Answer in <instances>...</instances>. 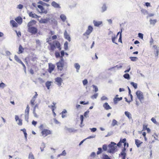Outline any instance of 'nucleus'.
I'll list each match as a JSON object with an SVG mask.
<instances>
[{
  "instance_id": "obj_1",
  "label": "nucleus",
  "mask_w": 159,
  "mask_h": 159,
  "mask_svg": "<svg viewBox=\"0 0 159 159\" xmlns=\"http://www.w3.org/2000/svg\"><path fill=\"white\" fill-rule=\"evenodd\" d=\"M116 144L114 142H111V144L108 145L109 149L107 152L110 153H113L115 152V150L117 148Z\"/></svg>"
},
{
  "instance_id": "obj_2",
  "label": "nucleus",
  "mask_w": 159,
  "mask_h": 159,
  "mask_svg": "<svg viewBox=\"0 0 159 159\" xmlns=\"http://www.w3.org/2000/svg\"><path fill=\"white\" fill-rule=\"evenodd\" d=\"M64 65V61L63 58H61L60 61L57 63L58 69L60 71L62 70Z\"/></svg>"
},
{
  "instance_id": "obj_3",
  "label": "nucleus",
  "mask_w": 159,
  "mask_h": 159,
  "mask_svg": "<svg viewBox=\"0 0 159 159\" xmlns=\"http://www.w3.org/2000/svg\"><path fill=\"white\" fill-rule=\"evenodd\" d=\"M136 95L138 99L140 102L144 99L143 93L141 91L138 90L136 93Z\"/></svg>"
},
{
  "instance_id": "obj_4",
  "label": "nucleus",
  "mask_w": 159,
  "mask_h": 159,
  "mask_svg": "<svg viewBox=\"0 0 159 159\" xmlns=\"http://www.w3.org/2000/svg\"><path fill=\"white\" fill-rule=\"evenodd\" d=\"M93 28L91 26H89L88 27L87 30H86V32L83 34V36H89L91 33L93 31Z\"/></svg>"
},
{
  "instance_id": "obj_5",
  "label": "nucleus",
  "mask_w": 159,
  "mask_h": 159,
  "mask_svg": "<svg viewBox=\"0 0 159 159\" xmlns=\"http://www.w3.org/2000/svg\"><path fill=\"white\" fill-rule=\"evenodd\" d=\"M28 31L32 34H36L38 31V29L34 27L28 28Z\"/></svg>"
},
{
  "instance_id": "obj_6",
  "label": "nucleus",
  "mask_w": 159,
  "mask_h": 159,
  "mask_svg": "<svg viewBox=\"0 0 159 159\" xmlns=\"http://www.w3.org/2000/svg\"><path fill=\"white\" fill-rule=\"evenodd\" d=\"M55 83L59 87L61 86L63 81L62 79L61 78L59 77L56 78L55 79Z\"/></svg>"
},
{
  "instance_id": "obj_7",
  "label": "nucleus",
  "mask_w": 159,
  "mask_h": 159,
  "mask_svg": "<svg viewBox=\"0 0 159 159\" xmlns=\"http://www.w3.org/2000/svg\"><path fill=\"white\" fill-rule=\"evenodd\" d=\"M41 134L43 137H45L48 135L50 134H51V132L49 130L47 129H44L42 131Z\"/></svg>"
},
{
  "instance_id": "obj_8",
  "label": "nucleus",
  "mask_w": 159,
  "mask_h": 159,
  "mask_svg": "<svg viewBox=\"0 0 159 159\" xmlns=\"http://www.w3.org/2000/svg\"><path fill=\"white\" fill-rule=\"evenodd\" d=\"M15 120L16 122H17V124L20 126L22 125V120L20 119L18 116L15 115Z\"/></svg>"
},
{
  "instance_id": "obj_9",
  "label": "nucleus",
  "mask_w": 159,
  "mask_h": 159,
  "mask_svg": "<svg viewBox=\"0 0 159 159\" xmlns=\"http://www.w3.org/2000/svg\"><path fill=\"white\" fill-rule=\"evenodd\" d=\"M38 7L40 9V11H39L40 13H44L47 14V11L45 10L44 9L43 7L41 5H38Z\"/></svg>"
},
{
  "instance_id": "obj_10",
  "label": "nucleus",
  "mask_w": 159,
  "mask_h": 159,
  "mask_svg": "<svg viewBox=\"0 0 159 159\" xmlns=\"http://www.w3.org/2000/svg\"><path fill=\"white\" fill-rule=\"evenodd\" d=\"M52 6L55 8H60V5L55 1H53L51 3Z\"/></svg>"
},
{
  "instance_id": "obj_11",
  "label": "nucleus",
  "mask_w": 159,
  "mask_h": 159,
  "mask_svg": "<svg viewBox=\"0 0 159 159\" xmlns=\"http://www.w3.org/2000/svg\"><path fill=\"white\" fill-rule=\"evenodd\" d=\"M64 35L65 38L67 40L69 41L70 42L71 40L70 37L69 35L68 34L66 30H65L64 33Z\"/></svg>"
},
{
  "instance_id": "obj_12",
  "label": "nucleus",
  "mask_w": 159,
  "mask_h": 159,
  "mask_svg": "<svg viewBox=\"0 0 159 159\" xmlns=\"http://www.w3.org/2000/svg\"><path fill=\"white\" fill-rule=\"evenodd\" d=\"M55 67V66L52 64L51 63H49V72L51 73L54 70Z\"/></svg>"
},
{
  "instance_id": "obj_13",
  "label": "nucleus",
  "mask_w": 159,
  "mask_h": 159,
  "mask_svg": "<svg viewBox=\"0 0 159 159\" xmlns=\"http://www.w3.org/2000/svg\"><path fill=\"white\" fill-rule=\"evenodd\" d=\"M103 106L104 109L107 110L109 109H112L111 107L110 106L107 102H105L103 104Z\"/></svg>"
},
{
  "instance_id": "obj_14",
  "label": "nucleus",
  "mask_w": 159,
  "mask_h": 159,
  "mask_svg": "<svg viewBox=\"0 0 159 159\" xmlns=\"http://www.w3.org/2000/svg\"><path fill=\"white\" fill-rule=\"evenodd\" d=\"M36 21L34 20H32L29 22L27 25V26L28 28H29L30 27H32V26L36 24Z\"/></svg>"
},
{
  "instance_id": "obj_15",
  "label": "nucleus",
  "mask_w": 159,
  "mask_h": 159,
  "mask_svg": "<svg viewBox=\"0 0 159 159\" xmlns=\"http://www.w3.org/2000/svg\"><path fill=\"white\" fill-rule=\"evenodd\" d=\"M102 21H97L96 20L93 21V23L95 26L98 27L100 25L102 24Z\"/></svg>"
},
{
  "instance_id": "obj_16",
  "label": "nucleus",
  "mask_w": 159,
  "mask_h": 159,
  "mask_svg": "<svg viewBox=\"0 0 159 159\" xmlns=\"http://www.w3.org/2000/svg\"><path fill=\"white\" fill-rule=\"evenodd\" d=\"M15 20L19 24H21L22 22V18L20 16L16 17Z\"/></svg>"
},
{
  "instance_id": "obj_17",
  "label": "nucleus",
  "mask_w": 159,
  "mask_h": 159,
  "mask_svg": "<svg viewBox=\"0 0 159 159\" xmlns=\"http://www.w3.org/2000/svg\"><path fill=\"white\" fill-rule=\"evenodd\" d=\"M10 23L13 27H17L18 26L17 24L13 20L10 21Z\"/></svg>"
},
{
  "instance_id": "obj_18",
  "label": "nucleus",
  "mask_w": 159,
  "mask_h": 159,
  "mask_svg": "<svg viewBox=\"0 0 159 159\" xmlns=\"http://www.w3.org/2000/svg\"><path fill=\"white\" fill-rule=\"evenodd\" d=\"M143 142L141 141L140 140L137 139H135V143L138 148L139 147L141 144Z\"/></svg>"
},
{
  "instance_id": "obj_19",
  "label": "nucleus",
  "mask_w": 159,
  "mask_h": 159,
  "mask_svg": "<svg viewBox=\"0 0 159 159\" xmlns=\"http://www.w3.org/2000/svg\"><path fill=\"white\" fill-rule=\"evenodd\" d=\"M53 43L55 45V47H56L59 49V50H61V48L60 47V44L58 42H55Z\"/></svg>"
},
{
  "instance_id": "obj_20",
  "label": "nucleus",
  "mask_w": 159,
  "mask_h": 159,
  "mask_svg": "<svg viewBox=\"0 0 159 159\" xmlns=\"http://www.w3.org/2000/svg\"><path fill=\"white\" fill-rule=\"evenodd\" d=\"M29 14L30 17L33 18H37L38 17V16L37 15L34 13H33L32 12H30Z\"/></svg>"
},
{
  "instance_id": "obj_21",
  "label": "nucleus",
  "mask_w": 159,
  "mask_h": 159,
  "mask_svg": "<svg viewBox=\"0 0 159 159\" xmlns=\"http://www.w3.org/2000/svg\"><path fill=\"white\" fill-rule=\"evenodd\" d=\"M74 66L76 69V72H79V70L80 67V65L78 63H76L74 64Z\"/></svg>"
},
{
  "instance_id": "obj_22",
  "label": "nucleus",
  "mask_w": 159,
  "mask_h": 159,
  "mask_svg": "<svg viewBox=\"0 0 159 159\" xmlns=\"http://www.w3.org/2000/svg\"><path fill=\"white\" fill-rule=\"evenodd\" d=\"M125 114L129 120L132 119V115L129 112L127 111H125Z\"/></svg>"
},
{
  "instance_id": "obj_23",
  "label": "nucleus",
  "mask_w": 159,
  "mask_h": 159,
  "mask_svg": "<svg viewBox=\"0 0 159 159\" xmlns=\"http://www.w3.org/2000/svg\"><path fill=\"white\" fill-rule=\"evenodd\" d=\"M122 98L121 97L120 98L115 97L114 98V102L115 104H116L117 103L118 101H120L122 100Z\"/></svg>"
},
{
  "instance_id": "obj_24",
  "label": "nucleus",
  "mask_w": 159,
  "mask_h": 159,
  "mask_svg": "<svg viewBox=\"0 0 159 159\" xmlns=\"http://www.w3.org/2000/svg\"><path fill=\"white\" fill-rule=\"evenodd\" d=\"M52 82L51 81H47L45 83L46 86L48 89H50V87L51 86Z\"/></svg>"
},
{
  "instance_id": "obj_25",
  "label": "nucleus",
  "mask_w": 159,
  "mask_h": 159,
  "mask_svg": "<svg viewBox=\"0 0 159 159\" xmlns=\"http://www.w3.org/2000/svg\"><path fill=\"white\" fill-rule=\"evenodd\" d=\"M157 22L156 19L152 20L150 19L149 20L150 24L151 25H154Z\"/></svg>"
},
{
  "instance_id": "obj_26",
  "label": "nucleus",
  "mask_w": 159,
  "mask_h": 159,
  "mask_svg": "<svg viewBox=\"0 0 159 159\" xmlns=\"http://www.w3.org/2000/svg\"><path fill=\"white\" fill-rule=\"evenodd\" d=\"M60 18L63 22L65 21L66 19V16L63 14H62L60 15Z\"/></svg>"
},
{
  "instance_id": "obj_27",
  "label": "nucleus",
  "mask_w": 159,
  "mask_h": 159,
  "mask_svg": "<svg viewBox=\"0 0 159 159\" xmlns=\"http://www.w3.org/2000/svg\"><path fill=\"white\" fill-rule=\"evenodd\" d=\"M107 7L106 6V4L104 3L102 7V12H103L106 11L107 9Z\"/></svg>"
},
{
  "instance_id": "obj_28",
  "label": "nucleus",
  "mask_w": 159,
  "mask_h": 159,
  "mask_svg": "<svg viewBox=\"0 0 159 159\" xmlns=\"http://www.w3.org/2000/svg\"><path fill=\"white\" fill-rule=\"evenodd\" d=\"M118 122L115 119H113L112 121L111 125L114 126L116 125H118Z\"/></svg>"
},
{
  "instance_id": "obj_29",
  "label": "nucleus",
  "mask_w": 159,
  "mask_h": 159,
  "mask_svg": "<svg viewBox=\"0 0 159 159\" xmlns=\"http://www.w3.org/2000/svg\"><path fill=\"white\" fill-rule=\"evenodd\" d=\"M19 49L18 53L19 54H20V53H22V52H23V50H24V49L21 45H20L19 46Z\"/></svg>"
},
{
  "instance_id": "obj_30",
  "label": "nucleus",
  "mask_w": 159,
  "mask_h": 159,
  "mask_svg": "<svg viewBox=\"0 0 159 159\" xmlns=\"http://www.w3.org/2000/svg\"><path fill=\"white\" fill-rule=\"evenodd\" d=\"M30 111V107L29 105L27 106L26 108L25 111V114L29 115V112Z\"/></svg>"
},
{
  "instance_id": "obj_31",
  "label": "nucleus",
  "mask_w": 159,
  "mask_h": 159,
  "mask_svg": "<svg viewBox=\"0 0 159 159\" xmlns=\"http://www.w3.org/2000/svg\"><path fill=\"white\" fill-rule=\"evenodd\" d=\"M123 77L125 79H127V80H129L130 78V75L128 73L125 74L123 75Z\"/></svg>"
},
{
  "instance_id": "obj_32",
  "label": "nucleus",
  "mask_w": 159,
  "mask_h": 159,
  "mask_svg": "<svg viewBox=\"0 0 159 159\" xmlns=\"http://www.w3.org/2000/svg\"><path fill=\"white\" fill-rule=\"evenodd\" d=\"M21 131H22L24 134L25 137L26 139H27V134L26 132V130L25 129H21Z\"/></svg>"
},
{
  "instance_id": "obj_33",
  "label": "nucleus",
  "mask_w": 159,
  "mask_h": 159,
  "mask_svg": "<svg viewBox=\"0 0 159 159\" xmlns=\"http://www.w3.org/2000/svg\"><path fill=\"white\" fill-rule=\"evenodd\" d=\"M141 12L144 15L148 14V11L145 9H142L141 10Z\"/></svg>"
},
{
  "instance_id": "obj_34",
  "label": "nucleus",
  "mask_w": 159,
  "mask_h": 159,
  "mask_svg": "<svg viewBox=\"0 0 159 159\" xmlns=\"http://www.w3.org/2000/svg\"><path fill=\"white\" fill-rule=\"evenodd\" d=\"M48 20L46 19H41L39 22L41 23H46L48 22Z\"/></svg>"
},
{
  "instance_id": "obj_35",
  "label": "nucleus",
  "mask_w": 159,
  "mask_h": 159,
  "mask_svg": "<svg viewBox=\"0 0 159 159\" xmlns=\"http://www.w3.org/2000/svg\"><path fill=\"white\" fill-rule=\"evenodd\" d=\"M28 158L29 159H34V156L32 152L30 153Z\"/></svg>"
},
{
  "instance_id": "obj_36",
  "label": "nucleus",
  "mask_w": 159,
  "mask_h": 159,
  "mask_svg": "<svg viewBox=\"0 0 159 159\" xmlns=\"http://www.w3.org/2000/svg\"><path fill=\"white\" fill-rule=\"evenodd\" d=\"M130 84L135 89H136L137 88V83H135L134 82H131Z\"/></svg>"
},
{
  "instance_id": "obj_37",
  "label": "nucleus",
  "mask_w": 159,
  "mask_h": 159,
  "mask_svg": "<svg viewBox=\"0 0 159 159\" xmlns=\"http://www.w3.org/2000/svg\"><path fill=\"white\" fill-rule=\"evenodd\" d=\"M117 39V36H116L115 35L114 36V37L112 36L111 37V39L112 42L113 43H115L116 44H117V43L115 42V40L116 39Z\"/></svg>"
},
{
  "instance_id": "obj_38",
  "label": "nucleus",
  "mask_w": 159,
  "mask_h": 159,
  "mask_svg": "<svg viewBox=\"0 0 159 159\" xmlns=\"http://www.w3.org/2000/svg\"><path fill=\"white\" fill-rule=\"evenodd\" d=\"M68 43L66 41L64 44V48L65 50H67L68 49Z\"/></svg>"
},
{
  "instance_id": "obj_39",
  "label": "nucleus",
  "mask_w": 159,
  "mask_h": 159,
  "mask_svg": "<svg viewBox=\"0 0 159 159\" xmlns=\"http://www.w3.org/2000/svg\"><path fill=\"white\" fill-rule=\"evenodd\" d=\"M102 159H111V158L107 155L104 154L102 156Z\"/></svg>"
},
{
  "instance_id": "obj_40",
  "label": "nucleus",
  "mask_w": 159,
  "mask_h": 159,
  "mask_svg": "<svg viewBox=\"0 0 159 159\" xmlns=\"http://www.w3.org/2000/svg\"><path fill=\"white\" fill-rule=\"evenodd\" d=\"M129 58L132 61H136L138 59V58L136 57H130Z\"/></svg>"
},
{
  "instance_id": "obj_41",
  "label": "nucleus",
  "mask_w": 159,
  "mask_h": 159,
  "mask_svg": "<svg viewBox=\"0 0 159 159\" xmlns=\"http://www.w3.org/2000/svg\"><path fill=\"white\" fill-rule=\"evenodd\" d=\"M68 130L69 132L71 133L72 132H75L76 131V130L75 129L73 128H69L68 129Z\"/></svg>"
},
{
  "instance_id": "obj_42",
  "label": "nucleus",
  "mask_w": 159,
  "mask_h": 159,
  "mask_svg": "<svg viewBox=\"0 0 159 159\" xmlns=\"http://www.w3.org/2000/svg\"><path fill=\"white\" fill-rule=\"evenodd\" d=\"M122 31V29H121L120 33V34L119 38L118 39L119 42H120L121 43H122V34H121Z\"/></svg>"
},
{
  "instance_id": "obj_43",
  "label": "nucleus",
  "mask_w": 159,
  "mask_h": 159,
  "mask_svg": "<svg viewBox=\"0 0 159 159\" xmlns=\"http://www.w3.org/2000/svg\"><path fill=\"white\" fill-rule=\"evenodd\" d=\"M14 59L16 61L19 63L21 61L16 55L15 56Z\"/></svg>"
},
{
  "instance_id": "obj_44",
  "label": "nucleus",
  "mask_w": 159,
  "mask_h": 159,
  "mask_svg": "<svg viewBox=\"0 0 159 159\" xmlns=\"http://www.w3.org/2000/svg\"><path fill=\"white\" fill-rule=\"evenodd\" d=\"M6 86V85L4 83L2 82L0 84V87L2 88V89H3Z\"/></svg>"
},
{
  "instance_id": "obj_45",
  "label": "nucleus",
  "mask_w": 159,
  "mask_h": 159,
  "mask_svg": "<svg viewBox=\"0 0 159 159\" xmlns=\"http://www.w3.org/2000/svg\"><path fill=\"white\" fill-rule=\"evenodd\" d=\"M98 151H97V155H99L102 152V149L101 148H98Z\"/></svg>"
},
{
  "instance_id": "obj_46",
  "label": "nucleus",
  "mask_w": 159,
  "mask_h": 159,
  "mask_svg": "<svg viewBox=\"0 0 159 159\" xmlns=\"http://www.w3.org/2000/svg\"><path fill=\"white\" fill-rule=\"evenodd\" d=\"M98 96V93H96L94 95L91 96V98L92 99L95 98L96 99Z\"/></svg>"
},
{
  "instance_id": "obj_47",
  "label": "nucleus",
  "mask_w": 159,
  "mask_h": 159,
  "mask_svg": "<svg viewBox=\"0 0 159 159\" xmlns=\"http://www.w3.org/2000/svg\"><path fill=\"white\" fill-rule=\"evenodd\" d=\"M93 89H94V92H97L98 91V89L97 86L94 85H93Z\"/></svg>"
},
{
  "instance_id": "obj_48",
  "label": "nucleus",
  "mask_w": 159,
  "mask_h": 159,
  "mask_svg": "<svg viewBox=\"0 0 159 159\" xmlns=\"http://www.w3.org/2000/svg\"><path fill=\"white\" fill-rule=\"evenodd\" d=\"M55 48H56V47L53 43H52V44H51V45L50 49L52 51H54V50L55 49Z\"/></svg>"
},
{
  "instance_id": "obj_49",
  "label": "nucleus",
  "mask_w": 159,
  "mask_h": 159,
  "mask_svg": "<svg viewBox=\"0 0 159 159\" xmlns=\"http://www.w3.org/2000/svg\"><path fill=\"white\" fill-rule=\"evenodd\" d=\"M29 116V115L25 114V120L27 122H28L29 121H28Z\"/></svg>"
},
{
  "instance_id": "obj_50",
  "label": "nucleus",
  "mask_w": 159,
  "mask_h": 159,
  "mask_svg": "<svg viewBox=\"0 0 159 159\" xmlns=\"http://www.w3.org/2000/svg\"><path fill=\"white\" fill-rule=\"evenodd\" d=\"M126 155V154H119V156H120V155H121L122 156V159H125Z\"/></svg>"
},
{
  "instance_id": "obj_51",
  "label": "nucleus",
  "mask_w": 159,
  "mask_h": 159,
  "mask_svg": "<svg viewBox=\"0 0 159 159\" xmlns=\"http://www.w3.org/2000/svg\"><path fill=\"white\" fill-rule=\"evenodd\" d=\"M66 154V152L65 150H64L63 151L62 153L61 154L59 155L58 156V157L60 156H65Z\"/></svg>"
},
{
  "instance_id": "obj_52",
  "label": "nucleus",
  "mask_w": 159,
  "mask_h": 159,
  "mask_svg": "<svg viewBox=\"0 0 159 159\" xmlns=\"http://www.w3.org/2000/svg\"><path fill=\"white\" fill-rule=\"evenodd\" d=\"M126 150V149L125 147H124L122 150V151L120 153V154H126V153L125 152Z\"/></svg>"
},
{
  "instance_id": "obj_53",
  "label": "nucleus",
  "mask_w": 159,
  "mask_h": 159,
  "mask_svg": "<svg viewBox=\"0 0 159 159\" xmlns=\"http://www.w3.org/2000/svg\"><path fill=\"white\" fill-rule=\"evenodd\" d=\"M113 134V132L112 131L108 132L107 134L105 136V137H107L112 135Z\"/></svg>"
},
{
  "instance_id": "obj_54",
  "label": "nucleus",
  "mask_w": 159,
  "mask_h": 159,
  "mask_svg": "<svg viewBox=\"0 0 159 159\" xmlns=\"http://www.w3.org/2000/svg\"><path fill=\"white\" fill-rule=\"evenodd\" d=\"M138 37L140 39H143V35L141 33H139L138 34Z\"/></svg>"
},
{
  "instance_id": "obj_55",
  "label": "nucleus",
  "mask_w": 159,
  "mask_h": 159,
  "mask_svg": "<svg viewBox=\"0 0 159 159\" xmlns=\"http://www.w3.org/2000/svg\"><path fill=\"white\" fill-rule=\"evenodd\" d=\"M35 99H34L33 98H32L31 100L30 101V103H31V104L33 106L34 105V102L35 101Z\"/></svg>"
},
{
  "instance_id": "obj_56",
  "label": "nucleus",
  "mask_w": 159,
  "mask_h": 159,
  "mask_svg": "<svg viewBox=\"0 0 159 159\" xmlns=\"http://www.w3.org/2000/svg\"><path fill=\"white\" fill-rule=\"evenodd\" d=\"M89 112V111H87L86 112H85L84 114V116L85 117H89V116H88V114Z\"/></svg>"
},
{
  "instance_id": "obj_57",
  "label": "nucleus",
  "mask_w": 159,
  "mask_h": 159,
  "mask_svg": "<svg viewBox=\"0 0 159 159\" xmlns=\"http://www.w3.org/2000/svg\"><path fill=\"white\" fill-rule=\"evenodd\" d=\"M102 149L104 151H106L107 150V148L106 145H103L102 146Z\"/></svg>"
},
{
  "instance_id": "obj_58",
  "label": "nucleus",
  "mask_w": 159,
  "mask_h": 159,
  "mask_svg": "<svg viewBox=\"0 0 159 159\" xmlns=\"http://www.w3.org/2000/svg\"><path fill=\"white\" fill-rule=\"evenodd\" d=\"M151 120L153 123L155 124H156L157 123L156 119L153 117H152L151 118Z\"/></svg>"
},
{
  "instance_id": "obj_59",
  "label": "nucleus",
  "mask_w": 159,
  "mask_h": 159,
  "mask_svg": "<svg viewBox=\"0 0 159 159\" xmlns=\"http://www.w3.org/2000/svg\"><path fill=\"white\" fill-rule=\"evenodd\" d=\"M108 98L105 96H102L101 98V100H108Z\"/></svg>"
},
{
  "instance_id": "obj_60",
  "label": "nucleus",
  "mask_w": 159,
  "mask_h": 159,
  "mask_svg": "<svg viewBox=\"0 0 159 159\" xmlns=\"http://www.w3.org/2000/svg\"><path fill=\"white\" fill-rule=\"evenodd\" d=\"M23 7V6L22 5L20 4L17 6V8L19 9H22Z\"/></svg>"
},
{
  "instance_id": "obj_61",
  "label": "nucleus",
  "mask_w": 159,
  "mask_h": 159,
  "mask_svg": "<svg viewBox=\"0 0 159 159\" xmlns=\"http://www.w3.org/2000/svg\"><path fill=\"white\" fill-rule=\"evenodd\" d=\"M55 54L56 57L57 58L59 57L60 56V54L59 52H56Z\"/></svg>"
},
{
  "instance_id": "obj_62",
  "label": "nucleus",
  "mask_w": 159,
  "mask_h": 159,
  "mask_svg": "<svg viewBox=\"0 0 159 159\" xmlns=\"http://www.w3.org/2000/svg\"><path fill=\"white\" fill-rule=\"evenodd\" d=\"M36 44L38 46L40 45V42L39 40L36 39Z\"/></svg>"
},
{
  "instance_id": "obj_63",
  "label": "nucleus",
  "mask_w": 159,
  "mask_h": 159,
  "mask_svg": "<svg viewBox=\"0 0 159 159\" xmlns=\"http://www.w3.org/2000/svg\"><path fill=\"white\" fill-rule=\"evenodd\" d=\"M16 32V34L18 37H20L21 36V32L20 31H19L17 32V31L16 30L15 31Z\"/></svg>"
},
{
  "instance_id": "obj_64",
  "label": "nucleus",
  "mask_w": 159,
  "mask_h": 159,
  "mask_svg": "<svg viewBox=\"0 0 159 159\" xmlns=\"http://www.w3.org/2000/svg\"><path fill=\"white\" fill-rule=\"evenodd\" d=\"M83 83L84 85L88 83V81L87 80L85 79L83 80Z\"/></svg>"
}]
</instances>
